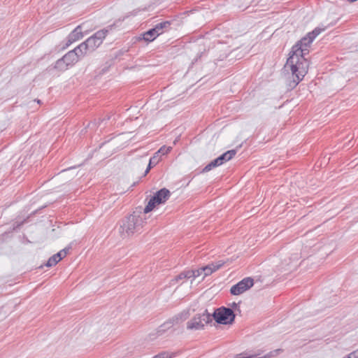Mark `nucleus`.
<instances>
[{"label": "nucleus", "mask_w": 358, "mask_h": 358, "mask_svg": "<svg viewBox=\"0 0 358 358\" xmlns=\"http://www.w3.org/2000/svg\"><path fill=\"white\" fill-rule=\"evenodd\" d=\"M75 53H76V56H78V60L80 58V57H83V56H79V54H80V51H76L75 52Z\"/></svg>", "instance_id": "obj_26"}, {"label": "nucleus", "mask_w": 358, "mask_h": 358, "mask_svg": "<svg viewBox=\"0 0 358 358\" xmlns=\"http://www.w3.org/2000/svg\"><path fill=\"white\" fill-rule=\"evenodd\" d=\"M211 321V315L206 311L195 315L187 323V329L189 330L203 329L206 324Z\"/></svg>", "instance_id": "obj_3"}, {"label": "nucleus", "mask_w": 358, "mask_h": 358, "mask_svg": "<svg viewBox=\"0 0 358 358\" xmlns=\"http://www.w3.org/2000/svg\"><path fill=\"white\" fill-rule=\"evenodd\" d=\"M159 204H157V203L156 202V201H153V197H152L148 204L146 205V206L143 209L142 208V211L143 213V216L145 217H146V214L150 213V211H152L157 206H158Z\"/></svg>", "instance_id": "obj_14"}, {"label": "nucleus", "mask_w": 358, "mask_h": 358, "mask_svg": "<svg viewBox=\"0 0 358 358\" xmlns=\"http://www.w3.org/2000/svg\"><path fill=\"white\" fill-rule=\"evenodd\" d=\"M224 264V262L222 260H220L217 262L212 263L206 266L202 267V271L203 272V277L212 274L213 272L218 270Z\"/></svg>", "instance_id": "obj_11"}, {"label": "nucleus", "mask_w": 358, "mask_h": 358, "mask_svg": "<svg viewBox=\"0 0 358 358\" xmlns=\"http://www.w3.org/2000/svg\"><path fill=\"white\" fill-rule=\"evenodd\" d=\"M236 151L235 150H230L222 154L221 156L215 159L218 165L220 166L226 162L231 159L236 155Z\"/></svg>", "instance_id": "obj_12"}, {"label": "nucleus", "mask_w": 358, "mask_h": 358, "mask_svg": "<svg viewBox=\"0 0 358 358\" xmlns=\"http://www.w3.org/2000/svg\"><path fill=\"white\" fill-rule=\"evenodd\" d=\"M218 164L217 162H216L215 159H214L213 161H212L211 162H210L208 165H206L203 169V171L202 172H208L209 171H210L212 169L215 168V167H217L218 166Z\"/></svg>", "instance_id": "obj_21"}, {"label": "nucleus", "mask_w": 358, "mask_h": 358, "mask_svg": "<svg viewBox=\"0 0 358 358\" xmlns=\"http://www.w3.org/2000/svg\"><path fill=\"white\" fill-rule=\"evenodd\" d=\"M271 353H272V352H271V353H269V354H268V355H265L264 357V358H268V357H270L271 356Z\"/></svg>", "instance_id": "obj_27"}, {"label": "nucleus", "mask_w": 358, "mask_h": 358, "mask_svg": "<svg viewBox=\"0 0 358 358\" xmlns=\"http://www.w3.org/2000/svg\"><path fill=\"white\" fill-rule=\"evenodd\" d=\"M233 306H236V304L235 303H234Z\"/></svg>", "instance_id": "obj_28"}, {"label": "nucleus", "mask_w": 358, "mask_h": 358, "mask_svg": "<svg viewBox=\"0 0 358 358\" xmlns=\"http://www.w3.org/2000/svg\"><path fill=\"white\" fill-rule=\"evenodd\" d=\"M187 318V313H181L167 320L157 328V334L162 336L166 332L170 331L172 329L179 323L183 322Z\"/></svg>", "instance_id": "obj_5"}, {"label": "nucleus", "mask_w": 358, "mask_h": 358, "mask_svg": "<svg viewBox=\"0 0 358 358\" xmlns=\"http://www.w3.org/2000/svg\"><path fill=\"white\" fill-rule=\"evenodd\" d=\"M159 160L160 159L159 157V155H156L155 153V155L150 159L149 164L147 169L145 170V174H147L150 170V169L152 166H155L159 162Z\"/></svg>", "instance_id": "obj_17"}, {"label": "nucleus", "mask_w": 358, "mask_h": 358, "mask_svg": "<svg viewBox=\"0 0 358 358\" xmlns=\"http://www.w3.org/2000/svg\"><path fill=\"white\" fill-rule=\"evenodd\" d=\"M185 278H190V276H189V275H187V271L186 272H184V273H181L180 274H179L178 275H177L173 280V281H175V282H178L180 280H182V279H185Z\"/></svg>", "instance_id": "obj_22"}, {"label": "nucleus", "mask_w": 358, "mask_h": 358, "mask_svg": "<svg viewBox=\"0 0 358 358\" xmlns=\"http://www.w3.org/2000/svg\"><path fill=\"white\" fill-rule=\"evenodd\" d=\"M78 56L73 50L67 52L62 59L57 61L55 68L59 71H65L69 66L73 65L78 62Z\"/></svg>", "instance_id": "obj_6"}, {"label": "nucleus", "mask_w": 358, "mask_h": 358, "mask_svg": "<svg viewBox=\"0 0 358 358\" xmlns=\"http://www.w3.org/2000/svg\"><path fill=\"white\" fill-rule=\"evenodd\" d=\"M344 358H358V350L350 352Z\"/></svg>", "instance_id": "obj_24"}, {"label": "nucleus", "mask_w": 358, "mask_h": 358, "mask_svg": "<svg viewBox=\"0 0 358 358\" xmlns=\"http://www.w3.org/2000/svg\"><path fill=\"white\" fill-rule=\"evenodd\" d=\"M171 357H172V356L170 353L164 352L157 355L153 358H171Z\"/></svg>", "instance_id": "obj_23"}, {"label": "nucleus", "mask_w": 358, "mask_h": 358, "mask_svg": "<svg viewBox=\"0 0 358 358\" xmlns=\"http://www.w3.org/2000/svg\"><path fill=\"white\" fill-rule=\"evenodd\" d=\"M69 248H65L60 250L57 254L52 256L46 263V266L48 267L56 265L59 262H60L63 258H64L68 252Z\"/></svg>", "instance_id": "obj_9"}, {"label": "nucleus", "mask_w": 358, "mask_h": 358, "mask_svg": "<svg viewBox=\"0 0 358 358\" xmlns=\"http://www.w3.org/2000/svg\"><path fill=\"white\" fill-rule=\"evenodd\" d=\"M213 317L219 324H231L234 321L235 314L229 308L220 307L215 310Z\"/></svg>", "instance_id": "obj_4"}, {"label": "nucleus", "mask_w": 358, "mask_h": 358, "mask_svg": "<svg viewBox=\"0 0 358 358\" xmlns=\"http://www.w3.org/2000/svg\"><path fill=\"white\" fill-rule=\"evenodd\" d=\"M255 356V355H248V356H247V357H245L243 355H242V354H241V355H239V357H238V358H252V357H254Z\"/></svg>", "instance_id": "obj_25"}, {"label": "nucleus", "mask_w": 358, "mask_h": 358, "mask_svg": "<svg viewBox=\"0 0 358 358\" xmlns=\"http://www.w3.org/2000/svg\"><path fill=\"white\" fill-rule=\"evenodd\" d=\"M74 52L76 51H80V54H79V56H85L88 52H90V48H88V45H87V43L85 42L82 43L80 44L78 47H76L74 50Z\"/></svg>", "instance_id": "obj_15"}, {"label": "nucleus", "mask_w": 358, "mask_h": 358, "mask_svg": "<svg viewBox=\"0 0 358 358\" xmlns=\"http://www.w3.org/2000/svg\"><path fill=\"white\" fill-rule=\"evenodd\" d=\"M171 194L169 189L163 188L159 191L157 192L156 194L152 196L153 201H156L157 204L164 203L169 198Z\"/></svg>", "instance_id": "obj_10"}, {"label": "nucleus", "mask_w": 358, "mask_h": 358, "mask_svg": "<svg viewBox=\"0 0 358 358\" xmlns=\"http://www.w3.org/2000/svg\"><path fill=\"white\" fill-rule=\"evenodd\" d=\"M201 271H202V268H200L196 270L188 271L187 275H189V276H190V278H196L197 277L202 275V279H203L205 277H203V272Z\"/></svg>", "instance_id": "obj_18"}, {"label": "nucleus", "mask_w": 358, "mask_h": 358, "mask_svg": "<svg viewBox=\"0 0 358 358\" xmlns=\"http://www.w3.org/2000/svg\"><path fill=\"white\" fill-rule=\"evenodd\" d=\"M169 25V22H161V23H159L157 24L153 29L156 30V31L157 32L158 35H160L161 34H162V29L166 27H168Z\"/></svg>", "instance_id": "obj_19"}, {"label": "nucleus", "mask_w": 358, "mask_h": 358, "mask_svg": "<svg viewBox=\"0 0 358 358\" xmlns=\"http://www.w3.org/2000/svg\"><path fill=\"white\" fill-rule=\"evenodd\" d=\"M107 30H100L96 31L93 36L87 38L85 42L90 48V51H94L103 42V40L106 36Z\"/></svg>", "instance_id": "obj_7"}, {"label": "nucleus", "mask_w": 358, "mask_h": 358, "mask_svg": "<svg viewBox=\"0 0 358 358\" xmlns=\"http://www.w3.org/2000/svg\"><path fill=\"white\" fill-rule=\"evenodd\" d=\"M83 37L82 28L80 26L77 27L69 36V42L72 43Z\"/></svg>", "instance_id": "obj_13"}, {"label": "nucleus", "mask_w": 358, "mask_h": 358, "mask_svg": "<svg viewBox=\"0 0 358 358\" xmlns=\"http://www.w3.org/2000/svg\"><path fill=\"white\" fill-rule=\"evenodd\" d=\"M171 150H172V147H171V146L166 147V146L164 145L155 153L157 155H164L168 154L169 152H171Z\"/></svg>", "instance_id": "obj_20"}, {"label": "nucleus", "mask_w": 358, "mask_h": 358, "mask_svg": "<svg viewBox=\"0 0 358 358\" xmlns=\"http://www.w3.org/2000/svg\"><path fill=\"white\" fill-rule=\"evenodd\" d=\"M158 36L156 30L151 29L143 34V38L146 41H152Z\"/></svg>", "instance_id": "obj_16"}, {"label": "nucleus", "mask_w": 358, "mask_h": 358, "mask_svg": "<svg viewBox=\"0 0 358 358\" xmlns=\"http://www.w3.org/2000/svg\"><path fill=\"white\" fill-rule=\"evenodd\" d=\"M344 358V357H343Z\"/></svg>", "instance_id": "obj_29"}, {"label": "nucleus", "mask_w": 358, "mask_h": 358, "mask_svg": "<svg viewBox=\"0 0 358 358\" xmlns=\"http://www.w3.org/2000/svg\"><path fill=\"white\" fill-rule=\"evenodd\" d=\"M323 30V29L315 28L292 48L289 56L285 65L286 71L291 73V76L287 78V87L289 89L294 88L307 73L308 62L305 56L308 54L313 41Z\"/></svg>", "instance_id": "obj_1"}, {"label": "nucleus", "mask_w": 358, "mask_h": 358, "mask_svg": "<svg viewBox=\"0 0 358 358\" xmlns=\"http://www.w3.org/2000/svg\"><path fill=\"white\" fill-rule=\"evenodd\" d=\"M254 285V280L251 278H245L241 281L232 286L230 292L233 295H240L252 287Z\"/></svg>", "instance_id": "obj_8"}, {"label": "nucleus", "mask_w": 358, "mask_h": 358, "mask_svg": "<svg viewBox=\"0 0 358 358\" xmlns=\"http://www.w3.org/2000/svg\"><path fill=\"white\" fill-rule=\"evenodd\" d=\"M146 217L143 216L142 208H137L131 214L126 217L120 225V234L123 237H129L138 233L143 228Z\"/></svg>", "instance_id": "obj_2"}]
</instances>
